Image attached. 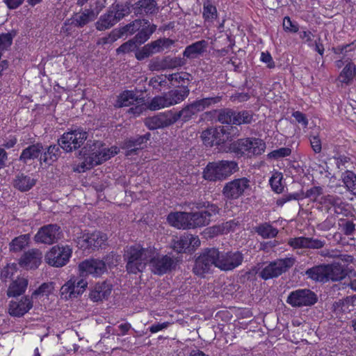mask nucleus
I'll return each mask as SVG.
<instances>
[{
	"instance_id": "ddd939ff",
	"label": "nucleus",
	"mask_w": 356,
	"mask_h": 356,
	"mask_svg": "<svg viewBox=\"0 0 356 356\" xmlns=\"http://www.w3.org/2000/svg\"><path fill=\"white\" fill-rule=\"evenodd\" d=\"M250 181L245 177L235 179L225 184L222 195L229 200H236L241 196L250 186Z\"/></svg>"
},
{
	"instance_id": "4468645a",
	"label": "nucleus",
	"mask_w": 356,
	"mask_h": 356,
	"mask_svg": "<svg viewBox=\"0 0 356 356\" xmlns=\"http://www.w3.org/2000/svg\"><path fill=\"white\" fill-rule=\"evenodd\" d=\"M319 204L324 207L327 211L332 207L334 213L348 216L350 214L349 204L343 201L342 198L334 195L322 196L319 200Z\"/></svg>"
},
{
	"instance_id": "f704fd0d",
	"label": "nucleus",
	"mask_w": 356,
	"mask_h": 356,
	"mask_svg": "<svg viewBox=\"0 0 356 356\" xmlns=\"http://www.w3.org/2000/svg\"><path fill=\"white\" fill-rule=\"evenodd\" d=\"M115 14L112 10L101 15L98 21L95 23L96 29L98 31H104L114 26L117 22Z\"/></svg>"
},
{
	"instance_id": "c85d7f7f",
	"label": "nucleus",
	"mask_w": 356,
	"mask_h": 356,
	"mask_svg": "<svg viewBox=\"0 0 356 356\" xmlns=\"http://www.w3.org/2000/svg\"><path fill=\"white\" fill-rule=\"evenodd\" d=\"M161 51L162 48H161L160 42L159 40H156L145 45L142 47L141 49L138 51L136 53V58L138 60H142L154 54L159 53Z\"/></svg>"
},
{
	"instance_id": "e433bc0d",
	"label": "nucleus",
	"mask_w": 356,
	"mask_h": 356,
	"mask_svg": "<svg viewBox=\"0 0 356 356\" xmlns=\"http://www.w3.org/2000/svg\"><path fill=\"white\" fill-rule=\"evenodd\" d=\"M30 241V234H22L14 238L9 243V250L11 252L17 253L23 250L28 246Z\"/></svg>"
},
{
	"instance_id": "3c124183",
	"label": "nucleus",
	"mask_w": 356,
	"mask_h": 356,
	"mask_svg": "<svg viewBox=\"0 0 356 356\" xmlns=\"http://www.w3.org/2000/svg\"><path fill=\"white\" fill-rule=\"evenodd\" d=\"M131 6H130L128 3L125 4H116L113 7L112 11L115 14L117 21L119 22L131 12Z\"/></svg>"
},
{
	"instance_id": "8fccbe9b",
	"label": "nucleus",
	"mask_w": 356,
	"mask_h": 356,
	"mask_svg": "<svg viewBox=\"0 0 356 356\" xmlns=\"http://www.w3.org/2000/svg\"><path fill=\"white\" fill-rule=\"evenodd\" d=\"M70 281L72 282L74 285V287L73 286H71L73 291L74 298L83 293L88 286V282L85 280L79 277H72L70 279Z\"/></svg>"
},
{
	"instance_id": "cd10ccee",
	"label": "nucleus",
	"mask_w": 356,
	"mask_h": 356,
	"mask_svg": "<svg viewBox=\"0 0 356 356\" xmlns=\"http://www.w3.org/2000/svg\"><path fill=\"white\" fill-rule=\"evenodd\" d=\"M207 45V42L204 40L195 42L186 47L183 56L187 58H195L206 51Z\"/></svg>"
},
{
	"instance_id": "4d7b16f0",
	"label": "nucleus",
	"mask_w": 356,
	"mask_h": 356,
	"mask_svg": "<svg viewBox=\"0 0 356 356\" xmlns=\"http://www.w3.org/2000/svg\"><path fill=\"white\" fill-rule=\"evenodd\" d=\"M282 178L283 175L281 172H275L270 179L272 189L277 193H282L284 188L282 184Z\"/></svg>"
},
{
	"instance_id": "6ab92c4d",
	"label": "nucleus",
	"mask_w": 356,
	"mask_h": 356,
	"mask_svg": "<svg viewBox=\"0 0 356 356\" xmlns=\"http://www.w3.org/2000/svg\"><path fill=\"white\" fill-rule=\"evenodd\" d=\"M131 10L136 17L153 16L159 10L156 0H138L131 5Z\"/></svg>"
},
{
	"instance_id": "4be33fe9",
	"label": "nucleus",
	"mask_w": 356,
	"mask_h": 356,
	"mask_svg": "<svg viewBox=\"0 0 356 356\" xmlns=\"http://www.w3.org/2000/svg\"><path fill=\"white\" fill-rule=\"evenodd\" d=\"M42 252L38 249H31L24 252L19 259V264L27 269L37 268L41 264Z\"/></svg>"
},
{
	"instance_id": "f8f14e48",
	"label": "nucleus",
	"mask_w": 356,
	"mask_h": 356,
	"mask_svg": "<svg viewBox=\"0 0 356 356\" xmlns=\"http://www.w3.org/2000/svg\"><path fill=\"white\" fill-rule=\"evenodd\" d=\"M108 236L106 234L95 231L83 234L77 239V246L83 250H95L106 244Z\"/></svg>"
},
{
	"instance_id": "603ef678",
	"label": "nucleus",
	"mask_w": 356,
	"mask_h": 356,
	"mask_svg": "<svg viewBox=\"0 0 356 356\" xmlns=\"http://www.w3.org/2000/svg\"><path fill=\"white\" fill-rule=\"evenodd\" d=\"M168 106H170L164 93L163 95L154 97L150 102L148 108L152 111H156Z\"/></svg>"
},
{
	"instance_id": "473e14b6",
	"label": "nucleus",
	"mask_w": 356,
	"mask_h": 356,
	"mask_svg": "<svg viewBox=\"0 0 356 356\" xmlns=\"http://www.w3.org/2000/svg\"><path fill=\"white\" fill-rule=\"evenodd\" d=\"M143 28L138 31V33L132 38L136 44H141L149 40L150 36L156 30L157 26L152 24H150L148 21L147 24H143Z\"/></svg>"
},
{
	"instance_id": "7ed1b4c3",
	"label": "nucleus",
	"mask_w": 356,
	"mask_h": 356,
	"mask_svg": "<svg viewBox=\"0 0 356 356\" xmlns=\"http://www.w3.org/2000/svg\"><path fill=\"white\" fill-rule=\"evenodd\" d=\"M237 170L238 164L234 161L209 162L204 169L203 177L210 181H222Z\"/></svg>"
},
{
	"instance_id": "bf43d9fd",
	"label": "nucleus",
	"mask_w": 356,
	"mask_h": 356,
	"mask_svg": "<svg viewBox=\"0 0 356 356\" xmlns=\"http://www.w3.org/2000/svg\"><path fill=\"white\" fill-rule=\"evenodd\" d=\"M288 244L294 249L307 248L308 237L300 236L290 238Z\"/></svg>"
},
{
	"instance_id": "dca6fc26",
	"label": "nucleus",
	"mask_w": 356,
	"mask_h": 356,
	"mask_svg": "<svg viewBox=\"0 0 356 356\" xmlns=\"http://www.w3.org/2000/svg\"><path fill=\"white\" fill-rule=\"evenodd\" d=\"M149 264L152 271L159 275L170 271L175 268L177 264L175 260L168 255L155 257L154 254L149 260Z\"/></svg>"
},
{
	"instance_id": "2f4dec72",
	"label": "nucleus",
	"mask_w": 356,
	"mask_h": 356,
	"mask_svg": "<svg viewBox=\"0 0 356 356\" xmlns=\"http://www.w3.org/2000/svg\"><path fill=\"white\" fill-rule=\"evenodd\" d=\"M28 286V280L25 277H17L9 286L7 295L16 297L23 294Z\"/></svg>"
},
{
	"instance_id": "20e7f679",
	"label": "nucleus",
	"mask_w": 356,
	"mask_h": 356,
	"mask_svg": "<svg viewBox=\"0 0 356 356\" xmlns=\"http://www.w3.org/2000/svg\"><path fill=\"white\" fill-rule=\"evenodd\" d=\"M266 149L265 143L256 138L239 139L230 144L229 150L238 155L247 156L261 154Z\"/></svg>"
},
{
	"instance_id": "37998d69",
	"label": "nucleus",
	"mask_w": 356,
	"mask_h": 356,
	"mask_svg": "<svg viewBox=\"0 0 356 356\" xmlns=\"http://www.w3.org/2000/svg\"><path fill=\"white\" fill-rule=\"evenodd\" d=\"M148 20L146 19H136L131 23L122 27L124 34L132 35L138 31L143 26V24H147Z\"/></svg>"
},
{
	"instance_id": "393cba45",
	"label": "nucleus",
	"mask_w": 356,
	"mask_h": 356,
	"mask_svg": "<svg viewBox=\"0 0 356 356\" xmlns=\"http://www.w3.org/2000/svg\"><path fill=\"white\" fill-rule=\"evenodd\" d=\"M36 184L32 175L24 172H18L13 180V186L21 192L31 189Z\"/></svg>"
},
{
	"instance_id": "2eb2a0df",
	"label": "nucleus",
	"mask_w": 356,
	"mask_h": 356,
	"mask_svg": "<svg viewBox=\"0 0 356 356\" xmlns=\"http://www.w3.org/2000/svg\"><path fill=\"white\" fill-rule=\"evenodd\" d=\"M323 189L321 186H313L307 190L305 193L301 191L300 193H289L284 195L276 201V204L279 207H282L286 202L292 200H299L304 198H309L310 200L315 202L318 200V197L323 194Z\"/></svg>"
},
{
	"instance_id": "aec40b11",
	"label": "nucleus",
	"mask_w": 356,
	"mask_h": 356,
	"mask_svg": "<svg viewBox=\"0 0 356 356\" xmlns=\"http://www.w3.org/2000/svg\"><path fill=\"white\" fill-rule=\"evenodd\" d=\"M176 122L174 113L168 111L147 118L145 124L149 129L154 130L170 126Z\"/></svg>"
},
{
	"instance_id": "f3484780",
	"label": "nucleus",
	"mask_w": 356,
	"mask_h": 356,
	"mask_svg": "<svg viewBox=\"0 0 356 356\" xmlns=\"http://www.w3.org/2000/svg\"><path fill=\"white\" fill-rule=\"evenodd\" d=\"M79 270L81 276L91 275L98 277L106 271V265L100 259H86L79 264Z\"/></svg>"
},
{
	"instance_id": "0eeeda50",
	"label": "nucleus",
	"mask_w": 356,
	"mask_h": 356,
	"mask_svg": "<svg viewBox=\"0 0 356 356\" xmlns=\"http://www.w3.org/2000/svg\"><path fill=\"white\" fill-rule=\"evenodd\" d=\"M88 136V132L79 128L64 133L58 142L59 146L66 152H71L79 148L87 140Z\"/></svg>"
},
{
	"instance_id": "7c9ffc66",
	"label": "nucleus",
	"mask_w": 356,
	"mask_h": 356,
	"mask_svg": "<svg viewBox=\"0 0 356 356\" xmlns=\"http://www.w3.org/2000/svg\"><path fill=\"white\" fill-rule=\"evenodd\" d=\"M209 218L203 211L188 212V229L208 225Z\"/></svg>"
},
{
	"instance_id": "a18cd8bd",
	"label": "nucleus",
	"mask_w": 356,
	"mask_h": 356,
	"mask_svg": "<svg viewBox=\"0 0 356 356\" xmlns=\"http://www.w3.org/2000/svg\"><path fill=\"white\" fill-rule=\"evenodd\" d=\"M203 17L206 22H213L217 17V9L209 0L203 4Z\"/></svg>"
},
{
	"instance_id": "a211bd4d",
	"label": "nucleus",
	"mask_w": 356,
	"mask_h": 356,
	"mask_svg": "<svg viewBox=\"0 0 356 356\" xmlns=\"http://www.w3.org/2000/svg\"><path fill=\"white\" fill-rule=\"evenodd\" d=\"M243 260V255L239 251L220 252L218 268L222 270H232L240 266Z\"/></svg>"
},
{
	"instance_id": "39448f33",
	"label": "nucleus",
	"mask_w": 356,
	"mask_h": 356,
	"mask_svg": "<svg viewBox=\"0 0 356 356\" xmlns=\"http://www.w3.org/2000/svg\"><path fill=\"white\" fill-rule=\"evenodd\" d=\"M296 262V258L293 257L275 259L266 265L259 272V275L265 280L278 277L289 271Z\"/></svg>"
},
{
	"instance_id": "b1692460",
	"label": "nucleus",
	"mask_w": 356,
	"mask_h": 356,
	"mask_svg": "<svg viewBox=\"0 0 356 356\" xmlns=\"http://www.w3.org/2000/svg\"><path fill=\"white\" fill-rule=\"evenodd\" d=\"M112 291V285L106 282L97 283L90 293V298L93 302L108 299Z\"/></svg>"
},
{
	"instance_id": "58836bf2",
	"label": "nucleus",
	"mask_w": 356,
	"mask_h": 356,
	"mask_svg": "<svg viewBox=\"0 0 356 356\" xmlns=\"http://www.w3.org/2000/svg\"><path fill=\"white\" fill-rule=\"evenodd\" d=\"M136 100L137 97L134 91L125 90L118 97L115 106L117 108L129 106Z\"/></svg>"
},
{
	"instance_id": "13d9d810",
	"label": "nucleus",
	"mask_w": 356,
	"mask_h": 356,
	"mask_svg": "<svg viewBox=\"0 0 356 356\" xmlns=\"http://www.w3.org/2000/svg\"><path fill=\"white\" fill-rule=\"evenodd\" d=\"M184 58L181 57H170L165 56V66L167 69H174L176 67H181L186 65V60Z\"/></svg>"
},
{
	"instance_id": "6e6552de",
	"label": "nucleus",
	"mask_w": 356,
	"mask_h": 356,
	"mask_svg": "<svg viewBox=\"0 0 356 356\" xmlns=\"http://www.w3.org/2000/svg\"><path fill=\"white\" fill-rule=\"evenodd\" d=\"M220 100V97H207L196 100L186 106L179 112L174 113L176 120L177 121L180 118H182L183 120L187 121L191 119L193 115L204 111L212 104H217Z\"/></svg>"
},
{
	"instance_id": "423d86ee",
	"label": "nucleus",
	"mask_w": 356,
	"mask_h": 356,
	"mask_svg": "<svg viewBox=\"0 0 356 356\" xmlns=\"http://www.w3.org/2000/svg\"><path fill=\"white\" fill-rule=\"evenodd\" d=\"M220 252L216 248H207L196 259L193 273L198 276H203L209 273L211 266L218 267V260H220Z\"/></svg>"
},
{
	"instance_id": "de8ad7c7",
	"label": "nucleus",
	"mask_w": 356,
	"mask_h": 356,
	"mask_svg": "<svg viewBox=\"0 0 356 356\" xmlns=\"http://www.w3.org/2000/svg\"><path fill=\"white\" fill-rule=\"evenodd\" d=\"M234 111L223 108L218 111V121L222 124H234Z\"/></svg>"
},
{
	"instance_id": "69168bd1",
	"label": "nucleus",
	"mask_w": 356,
	"mask_h": 356,
	"mask_svg": "<svg viewBox=\"0 0 356 356\" xmlns=\"http://www.w3.org/2000/svg\"><path fill=\"white\" fill-rule=\"evenodd\" d=\"M137 47V44L134 41L133 39L129 40V41L123 43L120 45L117 49L116 51L118 54H127L131 51H133Z\"/></svg>"
},
{
	"instance_id": "72a5a7b5",
	"label": "nucleus",
	"mask_w": 356,
	"mask_h": 356,
	"mask_svg": "<svg viewBox=\"0 0 356 356\" xmlns=\"http://www.w3.org/2000/svg\"><path fill=\"white\" fill-rule=\"evenodd\" d=\"M59 144L52 145L49 146L47 149H44V151L42 152L41 157H40V161L44 162L49 165L51 164L53 162L56 161L60 155Z\"/></svg>"
},
{
	"instance_id": "f03ea898",
	"label": "nucleus",
	"mask_w": 356,
	"mask_h": 356,
	"mask_svg": "<svg viewBox=\"0 0 356 356\" xmlns=\"http://www.w3.org/2000/svg\"><path fill=\"white\" fill-rule=\"evenodd\" d=\"M116 154V151L104 147L100 141L88 140L86 145L80 151V154L84 158L81 167L86 170L90 169L108 160Z\"/></svg>"
},
{
	"instance_id": "5701e85b",
	"label": "nucleus",
	"mask_w": 356,
	"mask_h": 356,
	"mask_svg": "<svg viewBox=\"0 0 356 356\" xmlns=\"http://www.w3.org/2000/svg\"><path fill=\"white\" fill-rule=\"evenodd\" d=\"M97 15L92 9H85L83 12L74 14L65 22V24H72L76 27L82 28L90 22L94 21Z\"/></svg>"
},
{
	"instance_id": "c756f323",
	"label": "nucleus",
	"mask_w": 356,
	"mask_h": 356,
	"mask_svg": "<svg viewBox=\"0 0 356 356\" xmlns=\"http://www.w3.org/2000/svg\"><path fill=\"white\" fill-rule=\"evenodd\" d=\"M326 270V264H321L308 268L305 271V275L314 281L325 282L327 281V272Z\"/></svg>"
},
{
	"instance_id": "052dcab7",
	"label": "nucleus",
	"mask_w": 356,
	"mask_h": 356,
	"mask_svg": "<svg viewBox=\"0 0 356 356\" xmlns=\"http://www.w3.org/2000/svg\"><path fill=\"white\" fill-rule=\"evenodd\" d=\"M291 154V149L289 147H281L280 149L273 150L268 153V157L269 159H280L289 156Z\"/></svg>"
},
{
	"instance_id": "412c9836",
	"label": "nucleus",
	"mask_w": 356,
	"mask_h": 356,
	"mask_svg": "<svg viewBox=\"0 0 356 356\" xmlns=\"http://www.w3.org/2000/svg\"><path fill=\"white\" fill-rule=\"evenodd\" d=\"M31 297L24 296L20 299L11 300L9 304L8 312L13 316L21 317L33 307Z\"/></svg>"
},
{
	"instance_id": "9d476101",
	"label": "nucleus",
	"mask_w": 356,
	"mask_h": 356,
	"mask_svg": "<svg viewBox=\"0 0 356 356\" xmlns=\"http://www.w3.org/2000/svg\"><path fill=\"white\" fill-rule=\"evenodd\" d=\"M317 300V295L308 289H299L293 291L286 298V302L293 307H310L314 305Z\"/></svg>"
},
{
	"instance_id": "6e6d98bb",
	"label": "nucleus",
	"mask_w": 356,
	"mask_h": 356,
	"mask_svg": "<svg viewBox=\"0 0 356 356\" xmlns=\"http://www.w3.org/2000/svg\"><path fill=\"white\" fill-rule=\"evenodd\" d=\"M216 134H218V132L216 130H206L202 132L201 137L204 143L207 146H213L215 145H219L220 143V140H216L215 139Z\"/></svg>"
},
{
	"instance_id": "864d4df0",
	"label": "nucleus",
	"mask_w": 356,
	"mask_h": 356,
	"mask_svg": "<svg viewBox=\"0 0 356 356\" xmlns=\"http://www.w3.org/2000/svg\"><path fill=\"white\" fill-rule=\"evenodd\" d=\"M343 181L348 190L356 196V175L348 170L343 175Z\"/></svg>"
},
{
	"instance_id": "bb28decb",
	"label": "nucleus",
	"mask_w": 356,
	"mask_h": 356,
	"mask_svg": "<svg viewBox=\"0 0 356 356\" xmlns=\"http://www.w3.org/2000/svg\"><path fill=\"white\" fill-rule=\"evenodd\" d=\"M167 220L178 229H188V212H172L168 214Z\"/></svg>"
},
{
	"instance_id": "9b49d317",
	"label": "nucleus",
	"mask_w": 356,
	"mask_h": 356,
	"mask_svg": "<svg viewBox=\"0 0 356 356\" xmlns=\"http://www.w3.org/2000/svg\"><path fill=\"white\" fill-rule=\"evenodd\" d=\"M63 237V232L57 224H49L41 227L34 236L36 243L52 245Z\"/></svg>"
},
{
	"instance_id": "49530a36",
	"label": "nucleus",
	"mask_w": 356,
	"mask_h": 356,
	"mask_svg": "<svg viewBox=\"0 0 356 356\" xmlns=\"http://www.w3.org/2000/svg\"><path fill=\"white\" fill-rule=\"evenodd\" d=\"M175 83L178 84L179 89H188V85L192 80L191 75L186 72L175 73Z\"/></svg>"
},
{
	"instance_id": "a878e982",
	"label": "nucleus",
	"mask_w": 356,
	"mask_h": 356,
	"mask_svg": "<svg viewBox=\"0 0 356 356\" xmlns=\"http://www.w3.org/2000/svg\"><path fill=\"white\" fill-rule=\"evenodd\" d=\"M44 151L43 145L41 143H35L29 145L22 150L19 156V161L26 163L29 161L41 157L42 152Z\"/></svg>"
},
{
	"instance_id": "338daca9",
	"label": "nucleus",
	"mask_w": 356,
	"mask_h": 356,
	"mask_svg": "<svg viewBox=\"0 0 356 356\" xmlns=\"http://www.w3.org/2000/svg\"><path fill=\"white\" fill-rule=\"evenodd\" d=\"M16 271V267L14 264L6 265L1 272V279L3 282H7L8 279H10Z\"/></svg>"
},
{
	"instance_id": "5fc2aeb1",
	"label": "nucleus",
	"mask_w": 356,
	"mask_h": 356,
	"mask_svg": "<svg viewBox=\"0 0 356 356\" xmlns=\"http://www.w3.org/2000/svg\"><path fill=\"white\" fill-rule=\"evenodd\" d=\"M188 236L186 234L181 236L180 237H177L176 239L173 241V243L172 245L173 250L178 253L184 252L187 249H188Z\"/></svg>"
},
{
	"instance_id": "ea45409f",
	"label": "nucleus",
	"mask_w": 356,
	"mask_h": 356,
	"mask_svg": "<svg viewBox=\"0 0 356 356\" xmlns=\"http://www.w3.org/2000/svg\"><path fill=\"white\" fill-rule=\"evenodd\" d=\"M255 232L263 238H274L278 234V229L267 222L260 224L256 227Z\"/></svg>"
},
{
	"instance_id": "1a4fd4ad",
	"label": "nucleus",
	"mask_w": 356,
	"mask_h": 356,
	"mask_svg": "<svg viewBox=\"0 0 356 356\" xmlns=\"http://www.w3.org/2000/svg\"><path fill=\"white\" fill-rule=\"evenodd\" d=\"M72 254L70 245H54L45 254L44 260L49 265L60 268L68 263Z\"/></svg>"
},
{
	"instance_id": "c9c22d12",
	"label": "nucleus",
	"mask_w": 356,
	"mask_h": 356,
	"mask_svg": "<svg viewBox=\"0 0 356 356\" xmlns=\"http://www.w3.org/2000/svg\"><path fill=\"white\" fill-rule=\"evenodd\" d=\"M189 89H174L165 92L169 106L177 104L184 101L189 95Z\"/></svg>"
},
{
	"instance_id": "a19ab883",
	"label": "nucleus",
	"mask_w": 356,
	"mask_h": 356,
	"mask_svg": "<svg viewBox=\"0 0 356 356\" xmlns=\"http://www.w3.org/2000/svg\"><path fill=\"white\" fill-rule=\"evenodd\" d=\"M237 225L238 222H235L234 220H229L213 226L211 227V229L213 234H225L231 231H234Z\"/></svg>"
},
{
	"instance_id": "e2e57ef3",
	"label": "nucleus",
	"mask_w": 356,
	"mask_h": 356,
	"mask_svg": "<svg viewBox=\"0 0 356 356\" xmlns=\"http://www.w3.org/2000/svg\"><path fill=\"white\" fill-rule=\"evenodd\" d=\"M73 286L72 282L70 280H68L64 285L62 286L60 292V296L62 298L67 300L69 298H73L74 293L72 289V286Z\"/></svg>"
},
{
	"instance_id": "c03bdc74",
	"label": "nucleus",
	"mask_w": 356,
	"mask_h": 356,
	"mask_svg": "<svg viewBox=\"0 0 356 356\" xmlns=\"http://www.w3.org/2000/svg\"><path fill=\"white\" fill-rule=\"evenodd\" d=\"M339 227L346 236H352L356 231V225L353 220L346 218H340L339 220Z\"/></svg>"
},
{
	"instance_id": "4c0bfd02",
	"label": "nucleus",
	"mask_w": 356,
	"mask_h": 356,
	"mask_svg": "<svg viewBox=\"0 0 356 356\" xmlns=\"http://www.w3.org/2000/svg\"><path fill=\"white\" fill-rule=\"evenodd\" d=\"M327 281H339L346 277V272L343 266L338 264H326Z\"/></svg>"
},
{
	"instance_id": "79ce46f5",
	"label": "nucleus",
	"mask_w": 356,
	"mask_h": 356,
	"mask_svg": "<svg viewBox=\"0 0 356 356\" xmlns=\"http://www.w3.org/2000/svg\"><path fill=\"white\" fill-rule=\"evenodd\" d=\"M353 65L348 63L343 67L338 76V81L341 83L348 85L354 78Z\"/></svg>"
},
{
	"instance_id": "774afa93",
	"label": "nucleus",
	"mask_w": 356,
	"mask_h": 356,
	"mask_svg": "<svg viewBox=\"0 0 356 356\" xmlns=\"http://www.w3.org/2000/svg\"><path fill=\"white\" fill-rule=\"evenodd\" d=\"M283 29L285 31L297 33L299 30L298 24L291 21L289 17H285L283 19Z\"/></svg>"
},
{
	"instance_id": "09e8293b",
	"label": "nucleus",
	"mask_w": 356,
	"mask_h": 356,
	"mask_svg": "<svg viewBox=\"0 0 356 356\" xmlns=\"http://www.w3.org/2000/svg\"><path fill=\"white\" fill-rule=\"evenodd\" d=\"M234 124L240 125L242 124H250L252 120V115L250 111H243L240 112L234 111Z\"/></svg>"
},
{
	"instance_id": "f257e3e1",
	"label": "nucleus",
	"mask_w": 356,
	"mask_h": 356,
	"mask_svg": "<svg viewBox=\"0 0 356 356\" xmlns=\"http://www.w3.org/2000/svg\"><path fill=\"white\" fill-rule=\"evenodd\" d=\"M154 254L155 249L151 247L143 248L139 244L127 246L124 253L127 271L131 274L143 272Z\"/></svg>"
},
{
	"instance_id": "680f3d73",
	"label": "nucleus",
	"mask_w": 356,
	"mask_h": 356,
	"mask_svg": "<svg viewBox=\"0 0 356 356\" xmlns=\"http://www.w3.org/2000/svg\"><path fill=\"white\" fill-rule=\"evenodd\" d=\"M53 287L51 283H43L32 293L31 298L38 296H48L51 293Z\"/></svg>"
},
{
	"instance_id": "0e129e2a",
	"label": "nucleus",
	"mask_w": 356,
	"mask_h": 356,
	"mask_svg": "<svg viewBox=\"0 0 356 356\" xmlns=\"http://www.w3.org/2000/svg\"><path fill=\"white\" fill-rule=\"evenodd\" d=\"M165 65L166 63L165 58H163V59L155 58L151 60L149 64V70L152 71H160L167 69Z\"/></svg>"
}]
</instances>
